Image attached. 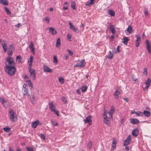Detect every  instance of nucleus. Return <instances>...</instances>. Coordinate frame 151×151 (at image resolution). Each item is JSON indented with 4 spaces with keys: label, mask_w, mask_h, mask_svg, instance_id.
I'll return each instance as SVG.
<instances>
[{
    "label": "nucleus",
    "mask_w": 151,
    "mask_h": 151,
    "mask_svg": "<svg viewBox=\"0 0 151 151\" xmlns=\"http://www.w3.org/2000/svg\"><path fill=\"white\" fill-rule=\"evenodd\" d=\"M6 60L4 67L15 66V62L13 57L10 56L7 57L6 58Z\"/></svg>",
    "instance_id": "f257e3e1"
},
{
    "label": "nucleus",
    "mask_w": 151,
    "mask_h": 151,
    "mask_svg": "<svg viewBox=\"0 0 151 151\" xmlns=\"http://www.w3.org/2000/svg\"><path fill=\"white\" fill-rule=\"evenodd\" d=\"M4 70L6 73L10 76L14 75L16 71L15 66L4 67Z\"/></svg>",
    "instance_id": "f03ea898"
},
{
    "label": "nucleus",
    "mask_w": 151,
    "mask_h": 151,
    "mask_svg": "<svg viewBox=\"0 0 151 151\" xmlns=\"http://www.w3.org/2000/svg\"><path fill=\"white\" fill-rule=\"evenodd\" d=\"M9 117L12 122H15L17 120V116L12 110H10L9 112Z\"/></svg>",
    "instance_id": "7ed1b4c3"
},
{
    "label": "nucleus",
    "mask_w": 151,
    "mask_h": 151,
    "mask_svg": "<svg viewBox=\"0 0 151 151\" xmlns=\"http://www.w3.org/2000/svg\"><path fill=\"white\" fill-rule=\"evenodd\" d=\"M29 71L30 74V77L33 80H35L36 76V73L34 69L31 68V67H29Z\"/></svg>",
    "instance_id": "20e7f679"
},
{
    "label": "nucleus",
    "mask_w": 151,
    "mask_h": 151,
    "mask_svg": "<svg viewBox=\"0 0 151 151\" xmlns=\"http://www.w3.org/2000/svg\"><path fill=\"white\" fill-rule=\"evenodd\" d=\"M49 107L50 108L51 111H53L57 115V116H59V111L55 110V107L54 105L52 102H50L49 103Z\"/></svg>",
    "instance_id": "39448f33"
},
{
    "label": "nucleus",
    "mask_w": 151,
    "mask_h": 151,
    "mask_svg": "<svg viewBox=\"0 0 151 151\" xmlns=\"http://www.w3.org/2000/svg\"><path fill=\"white\" fill-rule=\"evenodd\" d=\"M86 63L84 60H82L80 61V63H77L76 65H74L75 67H78L81 68L85 65Z\"/></svg>",
    "instance_id": "423d86ee"
},
{
    "label": "nucleus",
    "mask_w": 151,
    "mask_h": 151,
    "mask_svg": "<svg viewBox=\"0 0 151 151\" xmlns=\"http://www.w3.org/2000/svg\"><path fill=\"white\" fill-rule=\"evenodd\" d=\"M135 37L137 38V40L135 42L136 46L138 47L140 45L141 38L138 34L136 35Z\"/></svg>",
    "instance_id": "0eeeda50"
},
{
    "label": "nucleus",
    "mask_w": 151,
    "mask_h": 151,
    "mask_svg": "<svg viewBox=\"0 0 151 151\" xmlns=\"http://www.w3.org/2000/svg\"><path fill=\"white\" fill-rule=\"evenodd\" d=\"M92 118V116L89 115L87 117L86 119L84 120V123H88L89 125H91L92 124V121L91 120Z\"/></svg>",
    "instance_id": "6e6552de"
},
{
    "label": "nucleus",
    "mask_w": 151,
    "mask_h": 151,
    "mask_svg": "<svg viewBox=\"0 0 151 151\" xmlns=\"http://www.w3.org/2000/svg\"><path fill=\"white\" fill-rule=\"evenodd\" d=\"M132 137L130 135H129L127 137L126 140L124 141V142L123 145L124 146L129 145L131 142V140Z\"/></svg>",
    "instance_id": "1a4fd4ad"
},
{
    "label": "nucleus",
    "mask_w": 151,
    "mask_h": 151,
    "mask_svg": "<svg viewBox=\"0 0 151 151\" xmlns=\"http://www.w3.org/2000/svg\"><path fill=\"white\" fill-rule=\"evenodd\" d=\"M151 82V79L150 78H148L145 82V84L146 85V86L143 88L144 91H145L149 87Z\"/></svg>",
    "instance_id": "9d476101"
},
{
    "label": "nucleus",
    "mask_w": 151,
    "mask_h": 151,
    "mask_svg": "<svg viewBox=\"0 0 151 151\" xmlns=\"http://www.w3.org/2000/svg\"><path fill=\"white\" fill-rule=\"evenodd\" d=\"M41 123H40V121L38 120H37L32 123L31 126L33 128H35L39 124L41 125Z\"/></svg>",
    "instance_id": "9b49d317"
},
{
    "label": "nucleus",
    "mask_w": 151,
    "mask_h": 151,
    "mask_svg": "<svg viewBox=\"0 0 151 151\" xmlns=\"http://www.w3.org/2000/svg\"><path fill=\"white\" fill-rule=\"evenodd\" d=\"M24 86H27V85L25 84H24L23 86V90L24 96H29V95L28 93L27 89L24 87Z\"/></svg>",
    "instance_id": "f8f14e48"
},
{
    "label": "nucleus",
    "mask_w": 151,
    "mask_h": 151,
    "mask_svg": "<svg viewBox=\"0 0 151 151\" xmlns=\"http://www.w3.org/2000/svg\"><path fill=\"white\" fill-rule=\"evenodd\" d=\"M115 111V108L113 106H111V109L110 111L108 112V114H109L110 117H111L113 114L114 113Z\"/></svg>",
    "instance_id": "ddd939ff"
},
{
    "label": "nucleus",
    "mask_w": 151,
    "mask_h": 151,
    "mask_svg": "<svg viewBox=\"0 0 151 151\" xmlns=\"http://www.w3.org/2000/svg\"><path fill=\"white\" fill-rule=\"evenodd\" d=\"M30 98L32 103L33 104H35L36 103V100L35 98V96L34 95V93H32L31 95L30 96Z\"/></svg>",
    "instance_id": "4468645a"
},
{
    "label": "nucleus",
    "mask_w": 151,
    "mask_h": 151,
    "mask_svg": "<svg viewBox=\"0 0 151 151\" xmlns=\"http://www.w3.org/2000/svg\"><path fill=\"white\" fill-rule=\"evenodd\" d=\"M69 24L70 26V28L74 32L78 33L79 32L78 31L77 29L72 24L71 22H70L69 23Z\"/></svg>",
    "instance_id": "2eb2a0df"
},
{
    "label": "nucleus",
    "mask_w": 151,
    "mask_h": 151,
    "mask_svg": "<svg viewBox=\"0 0 151 151\" xmlns=\"http://www.w3.org/2000/svg\"><path fill=\"white\" fill-rule=\"evenodd\" d=\"M139 134V130L138 128H136L132 130V135L135 137H136Z\"/></svg>",
    "instance_id": "dca6fc26"
},
{
    "label": "nucleus",
    "mask_w": 151,
    "mask_h": 151,
    "mask_svg": "<svg viewBox=\"0 0 151 151\" xmlns=\"http://www.w3.org/2000/svg\"><path fill=\"white\" fill-rule=\"evenodd\" d=\"M132 28L131 25L128 26L127 29L125 30V32L127 35H129L132 32Z\"/></svg>",
    "instance_id": "f3484780"
},
{
    "label": "nucleus",
    "mask_w": 151,
    "mask_h": 151,
    "mask_svg": "<svg viewBox=\"0 0 151 151\" xmlns=\"http://www.w3.org/2000/svg\"><path fill=\"white\" fill-rule=\"evenodd\" d=\"M146 46H146L147 49L148 50V52H149V53L150 54H151V50L150 49V47H151L150 45V44L149 42V41L148 40H147L146 41Z\"/></svg>",
    "instance_id": "a211bd4d"
},
{
    "label": "nucleus",
    "mask_w": 151,
    "mask_h": 151,
    "mask_svg": "<svg viewBox=\"0 0 151 151\" xmlns=\"http://www.w3.org/2000/svg\"><path fill=\"white\" fill-rule=\"evenodd\" d=\"M130 122L133 124H135L139 123V121L137 119H130Z\"/></svg>",
    "instance_id": "6ab92c4d"
},
{
    "label": "nucleus",
    "mask_w": 151,
    "mask_h": 151,
    "mask_svg": "<svg viewBox=\"0 0 151 151\" xmlns=\"http://www.w3.org/2000/svg\"><path fill=\"white\" fill-rule=\"evenodd\" d=\"M49 31L50 32H51L52 35H56L57 33V30L53 27H50L49 29Z\"/></svg>",
    "instance_id": "aec40b11"
},
{
    "label": "nucleus",
    "mask_w": 151,
    "mask_h": 151,
    "mask_svg": "<svg viewBox=\"0 0 151 151\" xmlns=\"http://www.w3.org/2000/svg\"><path fill=\"white\" fill-rule=\"evenodd\" d=\"M121 91L118 90H116L114 94V96L115 99H119V95L120 94Z\"/></svg>",
    "instance_id": "412c9836"
},
{
    "label": "nucleus",
    "mask_w": 151,
    "mask_h": 151,
    "mask_svg": "<svg viewBox=\"0 0 151 151\" xmlns=\"http://www.w3.org/2000/svg\"><path fill=\"white\" fill-rule=\"evenodd\" d=\"M109 118L107 116H106V117H104V122L108 126L110 125V122L109 119Z\"/></svg>",
    "instance_id": "4be33fe9"
},
{
    "label": "nucleus",
    "mask_w": 151,
    "mask_h": 151,
    "mask_svg": "<svg viewBox=\"0 0 151 151\" xmlns=\"http://www.w3.org/2000/svg\"><path fill=\"white\" fill-rule=\"evenodd\" d=\"M44 71L46 72L50 73L52 72V69L47 66H45L43 68Z\"/></svg>",
    "instance_id": "5701e85b"
},
{
    "label": "nucleus",
    "mask_w": 151,
    "mask_h": 151,
    "mask_svg": "<svg viewBox=\"0 0 151 151\" xmlns=\"http://www.w3.org/2000/svg\"><path fill=\"white\" fill-rule=\"evenodd\" d=\"M117 143L116 141L114 138L113 139V140L112 145H111V150H112L113 149H114L116 147V145Z\"/></svg>",
    "instance_id": "b1692460"
},
{
    "label": "nucleus",
    "mask_w": 151,
    "mask_h": 151,
    "mask_svg": "<svg viewBox=\"0 0 151 151\" xmlns=\"http://www.w3.org/2000/svg\"><path fill=\"white\" fill-rule=\"evenodd\" d=\"M135 114L137 116H142L143 115V113L140 111H138L137 112L132 111L131 112V114Z\"/></svg>",
    "instance_id": "393cba45"
},
{
    "label": "nucleus",
    "mask_w": 151,
    "mask_h": 151,
    "mask_svg": "<svg viewBox=\"0 0 151 151\" xmlns=\"http://www.w3.org/2000/svg\"><path fill=\"white\" fill-rule=\"evenodd\" d=\"M110 30L113 35L115 33L116 31L113 25L111 24L110 25Z\"/></svg>",
    "instance_id": "a878e982"
},
{
    "label": "nucleus",
    "mask_w": 151,
    "mask_h": 151,
    "mask_svg": "<svg viewBox=\"0 0 151 151\" xmlns=\"http://www.w3.org/2000/svg\"><path fill=\"white\" fill-rule=\"evenodd\" d=\"M2 47L4 51L6 52L7 50V45L4 42H2Z\"/></svg>",
    "instance_id": "bb28decb"
},
{
    "label": "nucleus",
    "mask_w": 151,
    "mask_h": 151,
    "mask_svg": "<svg viewBox=\"0 0 151 151\" xmlns=\"http://www.w3.org/2000/svg\"><path fill=\"white\" fill-rule=\"evenodd\" d=\"M94 0H90L88 1L86 3V5L88 6H90L93 5L94 4Z\"/></svg>",
    "instance_id": "cd10ccee"
},
{
    "label": "nucleus",
    "mask_w": 151,
    "mask_h": 151,
    "mask_svg": "<svg viewBox=\"0 0 151 151\" xmlns=\"http://www.w3.org/2000/svg\"><path fill=\"white\" fill-rule=\"evenodd\" d=\"M129 40V39L127 37H124L123 39L122 42L124 44L127 45V42Z\"/></svg>",
    "instance_id": "c85d7f7f"
},
{
    "label": "nucleus",
    "mask_w": 151,
    "mask_h": 151,
    "mask_svg": "<svg viewBox=\"0 0 151 151\" xmlns=\"http://www.w3.org/2000/svg\"><path fill=\"white\" fill-rule=\"evenodd\" d=\"M143 115L144 114L147 117H149L150 115V112L147 111H144L143 112Z\"/></svg>",
    "instance_id": "c756f323"
},
{
    "label": "nucleus",
    "mask_w": 151,
    "mask_h": 151,
    "mask_svg": "<svg viewBox=\"0 0 151 151\" xmlns=\"http://www.w3.org/2000/svg\"><path fill=\"white\" fill-rule=\"evenodd\" d=\"M108 13L112 17L114 16L115 15L114 12L112 10L109 9Z\"/></svg>",
    "instance_id": "7c9ffc66"
},
{
    "label": "nucleus",
    "mask_w": 151,
    "mask_h": 151,
    "mask_svg": "<svg viewBox=\"0 0 151 151\" xmlns=\"http://www.w3.org/2000/svg\"><path fill=\"white\" fill-rule=\"evenodd\" d=\"M4 10L6 12V14L9 15L11 14V13L10 10L6 7H4Z\"/></svg>",
    "instance_id": "2f4dec72"
},
{
    "label": "nucleus",
    "mask_w": 151,
    "mask_h": 151,
    "mask_svg": "<svg viewBox=\"0 0 151 151\" xmlns=\"http://www.w3.org/2000/svg\"><path fill=\"white\" fill-rule=\"evenodd\" d=\"M4 131L6 132H9L11 131L10 128L7 127L3 128Z\"/></svg>",
    "instance_id": "473e14b6"
},
{
    "label": "nucleus",
    "mask_w": 151,
    "mask_h": 151,
    "mask_svg": "<svg viewBox=\"0 0 151 151\" xmlns=\"http://www.w3.org/2000/svg\"><path fill=\"white\" fill-rule=\"evenodd\" d=\"M109 53L108 55L107 58L109 59H111L113 57V54L111 52V51H109Z\"/></svg>",
    "instance_id": "72a5a7b5"
},
{
    "label": "nucleus",
    "mask_w": 151,
    "mask_h": 151,
    "mask_svg": "<svg viewBox=\"0 0 151 151\" xmlns=\"http://www.w3.org/2000/svg\"><path fill=\"white\" fill-rule=\"evenodd\" d=\"M51 122L52 124L54 126H58L59 125L58 123L55 121L52 120H51Z\"/></svg>",
    "instance_id": "f704fd0d"
},
{
    "label": "nucleus",
    "mask_w": 151,
    "mask_h": 151,
    "mask_svg": "<svg viewBox=\"0 0 151 151\" xmlns=\"http://www.w3.org/2000/svg\"><path fill=\"white\" fill-rule=\"evenodd\" d=\"M16 59L17 60H18L19 63H22V61H21V57L20 55H19L17 56Z\"/></svg>",
    "instance_id": "c9c22d12"
},
{
    "label": "nucleus",
    "mask_w": 151,
    "mask_h": 151,
    "mask_svg": "<svg viewBox=\"0 0 151 151\" xmlns=\"http://www.w3.org/2000/svg\"><path fill=\"white\" fill-rule=\"evenodd\" d=\"M60 40L59 38H58L56 42V46L58 47L60 45Z\"/></svg>",
    "instance_id": "e433bc0d"
},
{
    "label": "nucleus",
    "mask_w": 151,
    "mask_h": 151,
    "mask_svg": "<svg viewBox=\"0 0 151 151\" xmlns=\"http://www.w3.org/2000/svg\"><path fill=\"white\" fill-rule=\"evenodd\" d=\"M0 101L1 103L2 104L5 106V104L7 102V101L6 100H5L3 98H0Z\"/></svg>",
    "instance_id": "4c0bfd02"
},
{
    "label": "nucleus",
    "mask_w": 151,
    "mask_h": 151,
    "mask_svg": "<svg viewBox=\"0 0 151 151\" xmlns=\"http://www.w3.org/2000/svg\"><path fill=\"white\" fill-rule=\"evenodd\" d=\"M76 4L75 2H72L71 3V7L74 10H76Z\"/></svg>",
    "instance_id": "58836bf2"
},
{
    "label": "nucleus",
    "mask_w": 151,
    "mask_h": 151,
    "mask_svg": "<svg viewBox=\"0 0 151 151\" xmlns=\"http://www.w3.org/2000/svg\"><path fill=\"white\" fill-rule=\"evenodd\" d=\"M53 63L55 64H57L58 62V60L56 56H53Z\"/></svg>",
    "instance_id": "ea45409f"
},
{
    "label": "nucleus",
    "mask_w": 151,
    "mask_h": 151,
    "mask_svg": "<svg viewBox=\"0 0 151 151\" xmlns=\"http://www.w3.org/2000/svg\"><path fill=\"white\" fill-rule=\"evenodd\" d=\"M14 50L9 49V50L8 51V55L10 56L12 55L13 52L14 51Z\"/></svg>",
    "instance_id": "a19ab883"
},
{
    "label": "nucleus",
    "mask_w": 151,
    "mask_h": 151,
    "mask_svg": "<svg viewBox=\"0 0 151 151\" xmlns=\"http://www.w3.org/2000/svg\"><path fill=\"white\" fill-rule=\"evenodd\" d=\"M27 82L29 86L31 87V88L33 87V84L32 83L31 81L30 80H27Z\"/></svg>",
    "instance_id": "79ce46f5"
},
{
    "label": "nucleus",
    "mask_w": 151,
    "mask_h": 151,
    "mask_svg": "<svg viewBox=\"0 0 151 151\" xmlns=\"http://www.w3.org/2000/svg\"><path fill=\"white\" fill-rule=\"evenodd\" d=\"M87 89V87L85 86H84L82 87L81 88L82 91L85 92L86 91Z\"/></svg>",
    "instance_id": "37998d69"
},
{
    "label": "nucleus",
    "mask_w": 151,
    "mask_h": 151,
    "mask_svg": "<svg viewBox=\"0 0 151 151\" xmlns=\"http://www.w3.org/2000/svg\"><path fill=\"white\" fill-rule=\"evenodd\" d=\"M59 81L60 83L63 84L64 83V80L63 78L60 77L59 78Z\"/></svg>",
    "instance_id": "c03bdc74"
},
{
    "label": "nucleus",
    "mask_w": 151,
    "mask_h": 151,
    "mask_svg": "<svg viewBox=\"0 0 151 151\" xmlns=\"http://www.w3.org/2000/svg\"><path fill=\"white\" fill-rule=\"evenodd\" d=\"M26 149L27 151H34L33 148L31 147H27Z\"/></svg>",
    "instance_id": "a18cd8bd"
},
{
    "label": "nucleus",
    "mask_w": 151,
    "mask_h": 151,
    "mask_svg": "<svg viewBox=\"0 0 151 151\" xmlns=\"http://www.w3.org/2000/svg\"><path fill=\"white\" fill-rule=\"evenodd\" d=\"M9 49L14 50L15 48L14 47L13 44H11L10 45L9 47Z\"/></svg>",
    "instance_id": "49530a36"
},
{
    "label": "nucleus",
    "mask_w": 151,
    "mask_h": 151,
    "mask_svg": "<svg viewBox=\"0 0 151 151\" xmlns=\"http://www.w3.org/2000/svg\"><path fill=\"white\" fill-rule=\"evenodd\" d=\"M61 100L63 101L64 104H66L67 103V101L66 98L64 97H62L61 98Z\"/></svg>",
    "instance_id": "de8ad7c7"
},
{
    "label": "nucleus",
    "mask_w": 151,
    "mask_h": 151,
    "mask_svg": "<svg viewBox=\"0 0 151 151\" xmlns=\"http://www.w3.org/2000/svg\"><path fill=\"white\" fill-rule=\"evenodd\" d=\"M44 20L47 21L48 24L50 22L49 18L48 17H46L44 18Z\"/></svg>",
    "instance_id": "09e8293b"
},
{
    "label": "nucleus",
    "mask_w": 151,
    "mask_h": 151,
    "mask_svg": "<svg viewBox=\"0 0 151 151\" xmlns=\"http://www.w3.org/2000/svg\"><path fill=\"white\" fill-rule=\"evenodd\" d=\"M92 142H91V141H90L89 142L88 144V145L87 146L89 148V149H90V148L92 146Z\"/></svg>",
    "instance_id": "8fccbe9b"
},
{
    "label": "nucleus",
    "mask_w": 151,
    "mask_h": 151,
    "mask_svg": "<svg viewBox=\"0 0 151 151\" xmlns=\"http://www.w3.org/2000/svg\"><path fill=\"white\" fill-rule=\"evenodd\" d=\"M143 74L146 76L147 75V68H145L144 70Z\"/></svg>",
    "instance_id": "3c124183"
},
{
    "label": "nucleus",
    "mask_w": 151,
    "mask_h": 151,
    "mask_svg": "<svg viewBox=\"0 0 151 151\" xmlns=\"http://www.w3.org/2000/svg\"><path fill=\"white\" fill-rule=\"evenodd\" d=\"M33 57L32 56H31L30 57L29 60V63H32L33 62Z\"/></svg>",
    "instance_id": "603ef678"
},
{
    "label": "nucleus",
    "mask_w": 151,
    "mask_h": 151,
    "mask_svg": "<svg viewBox=\"0 0 151 151\" xmlns=\"http://www.w3.org/2000/svg\"><path fill=\"white\" fill-rule=\"evenodd\" d=\"M2 4L5 6L8 5V3L7 1L6 0H4V1H3V2Z\"/></svg>",
    "instance_id": "864d4df0"
},
{
    "label": "nucleus",
    "mask_w": 151,
    "mask_h": 151,
    "mask_svg": "<svg viewBox=\"0 0 151 151\" xmlns=\"http://www.w3.org/2000/svg\"><path fill=\"white\" fill-rule=\"evenodd\" d=\"M34 44L32 42H30V44L29 46V48H33V47H34Z\"/></svg>",
    "instance_id": "5fc2aeb1"
},
{
    "label": "nucleus",
    "mask_w": 151,
    "mask_h": 151,
    "mask_svg": "<svg viewBox=\"0 0 151 151\" xmlns=\"http://www.w3.org/2000/svg\"><path fill=\"white\" fill-rule=\"evenodd\" d=\"M40 137L42 139H45V135L43 134H40Z\"/></svg>",
    "instance_id": "6e6d98bb"
},
{
    "label": "nucleus",
    "mask_w": 151,
    "mask_h": 151,
    "mask_svg": "<svg viewBox=\"0 0 151 151\" xmlns=\"http://www.w3.org/2000/svg\"><path fill=\"white\" fill-rule=\"evenodd\" d=\"M120 47L119 46H118L117 47V49H116V52H117V53H119L120 52V49H119Z\"/></svg>",
    "instance_id": "4d7b16f0"
},
{
    "label": "nucleus",
    "mask_w": 151,
    "mask_h": 151,
    "mask_svg": "<svg viewBox=\"0 0 151 151\" xmlns=\"http://www.w3.org/2000/svg\"><path fill=\"white\" fill-rule=\"evenodd\" d=\"M68 52L69 53V54L70 55H73V52L72 51H70V50H68Z\"/></svg>",
    "instance_id": "13d9d810"
},
{
    "label": "nucleus",
    "mask_w": 151,
    "mask_h": 151,
    "mask_svg": "<svg viewBox=\"0 0 151 151\" xmlns=\"http://www.w3.org/2000/svg\"><path fill=\"white\" fill-rule=\"evenodd\" d=\"M134 75H132V79L134 81H136L137 80V79H135L134 78Z\"/></svg>",
    "instance_id": "bf43d9fd"
},
{
    "label": "nucleus",
    "mask_w": 151,
    "mask_h": 151,
    "mask_svg": "<svg viewBox=\"0 0 151 151\" xmlns=\"http://www.w3.org/2000/svg\"><path fill=\"white\" fill-rule=\"evenodd\" d=\"M107 114V111L106 110H105L104 111V116H105L104 117H106V116H107V115H106Z\"/></svg>",
    "instance_id": "052dcab7"
},
{
    "label": "nucleus",
    "mask_w": 151,
    "mask_h": 151,
    "mask_svg": "<svg viewBox=\"0 0 151 151\" xmlns=\"http://www.w3.org/2000/svg\"><path fill=\"white\" fill-rule=\"evenodd\" d=\"M9 151H14V149L11 147H9Z\"/></svg>",
    "instance_id": "680f3d73"
},
{
    "label": "nucleus",
    "mask_w": 151,
    "mask_h": 151,
    "mask_svg": "<svg viewBox=\"0 0 151 151\" xmlns=\"http://www.w3.org/2000/svg\"><path fill=\"white\" fill-rule=\"evenodd\" d=\"M112 52L115 54L117 53V52H116V49L115 48H114V49L113 50Z\"/></svg>",
    "instance_id": "e2e57ef3"
},
{
    "label": "nucleus",
    "mask_w": 151,
    "mask_h": 151,
    "mask_svg": "<svg viewBox=\"0 0 151 151\" xmlns=\"http://www.w3.org/2000/svg\"><path fill=\"white\" fill-rule=\"evenodd\" d=\"M71 38V36L70 35H68L67 36V38L68 39H69Z\"/></svg>",
    "instance_id": "0e129e2a"
},
{
    "label": "nucleus",
    "mask_w": 151,
    "mask_h": 151,
    "mask_svg": "<svg viewBox=\"0 0 151 151\" xmlns=\"http://www.w3.org/2000/svg\"><path fill=\"white\" fill-rule=\"evenodd\" d=\"M21 24L20 23H19L17 24V25L16 26L17 27H19L21 26Z\"/></svg>",
    "instance_id": "69168bd1"
},
{
    "label": "nucleus",
    "mask_w": 151,
    "mask_h": 151,
    "mask_svg": "<svg viewBox=\"0 0 151 151\" xmlns=\"http://www.w3.org/2000/svg\"><path fill=\"white\" fill-rule=\"evenodd\" d=\"M31 50V51L32 52H35V51H34V47H33V48H30Z\"/></svg>",
    "instance_id": "338daca9"
},
{
    "label": "nucleus",
    "mask_w": 151,
    "mask_h": 151,
    "mask_svg": "<svg viewBox=\"0 0 151 151\" xmlns=\"http://www.w3.org/2000/svg\"><path fill=\"white\" fill-rule=\"evenodd\" d=\"M124 99L126 102H128V99L127 98H124Z\"/></svg>",
    "instance_id": "774afa93"
}]
</instances>
